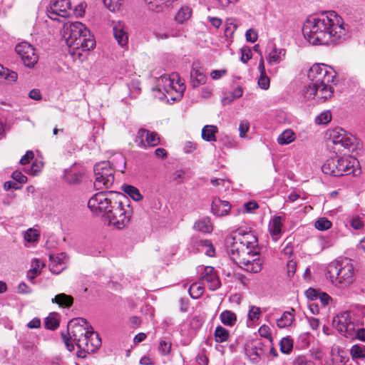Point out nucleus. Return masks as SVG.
I'll return each instance as SVG.
<instances>
[{
  "mask_svg": "<svg viewBox=\"0 0 365 365\" xmlns=\"http://www.w3.org/2000/svg\"><path fill=\"white\" fill-rule=\"evenodd\" d=\"M304 38L313 45H337L345 40L343 19L334 11L308 19L302 27Z\"/></svg>",
  "mask_w": 365,
  "mask_h": 365,
  "instance_id": "obj_1",
  "label": "nucleus"
},
{
  "mask_svg": "<svg viewBox=\"0 0 365 365\" xmlns=\"http://www.w3.org/2000/svg\"><path fill=\"white\" fill-rule=\"evenodd\" d=\"M128 201L121 192H99L89 199L88 207L93 213L102 214L109 226L123 229L128 224L132 215Z\"/></svg>",
  "mask_w": 365,
  "mask_h": 365,
  "instance_id": "obj_2",
  "label": "nucleus"
},
{
  "mask_svg": "<svg viewBox=\"0 0 365 365\" xmlns=\"http://www.w3.org/2000/svg\"><path fill=\"white\" fill-rule=\"evenodd\" d=\"M69 52L81 56L82 51H89L96 46V41L90 30L81 22H67L62 29Z\"/></svg>",
  "mask_w": 365,
  "mask_h": 365,
  "instance_id": "obj_3",
  "label": "nucleus"
},
{
  "mask_svg": "<svg viewBox=\"0 0 365 365\" xmlns=\"http://www.w3.org/2000/svg\"><path fill=\"white\" fill-rule=\"evenodd\" d=\"M125 159L121 154L114 156L111 160L101 161L95 164L93 168L96 190L110 188L114 182L115 172L123 173L125 168Z\"/></svg>",
  "mask_w": 365,
  "mask_h": 365,
  "instance_id": "obj_4",
  "label": "nucleus"
},
{
  "mask_svg": "<svg viewBox=\"0 0 365 365\" xmlns=\"http://www.w3.org/2000/svg\"><path fill=\"white\" fill-rule=\"evenodd\" d=\"M327 277L336 287L344 288L354 281V269L351 259L343 258L331 262L328 266Z\"/></svg>",
  "mask_w": 365,
  "mask_h": 365,
  "instance_id": "obj_5",
  "label": "nucleus"
},
{
  "mask_svg": "<svg viewBox=\"0 0 365 365\" xmlns=\"http://www.w3.org/2000/svg\"><path fill=\"white\" fill-rule=\"evenodd\" d=\"M90 324L84 318H76L69 322L67 327L68 335L62 333L61 336L66 349L69 351L74 349L75 342L77 347L82 339L85 338L90 330Z\"/></svg>",
  "mask_w": 365,
  "mask_h": 365,
  "instance_id": "obj_6",
  "label": "nucleus"
},
{
  "mask_svg": "<svg viewBox=\"0 0 365 365\" xmlns=\"http://www.w3.org/2000/svg\"><path fill=\"white\" fill-rule=\"evenodd\" d=\"M239 235L241 237L239 239L234 237V242L230 247V257L237 262L239 257L244 256L245 255H249L251 253L256 254L255 249L258 246V240L255 234L252 232H242L239 231Z\"/></svg>",
  "mask_w": 365,
  "mask_h": 365,
  "instance_id": "obj_7",
  "label": "nucleus"
},
{
  "mask_svg": "<svg viewBox=\"0 0 365 365\" xmlns=\"http://www.w3.org/2000/svg\"><path fill=\"white\" fill-rule=\"evenodd\" d=\"M356 158L349 157H334L327 159L322 166V172L326 175L339 177L354 173Z\"/></svg>",
  "mask_w": 365,
  "mask_h": 365,
  "instance_id": "obj_8",
  "label": "nucleus"
},
{
  "mask_svg": "<svg viewBox=\"0 0 365 365\" xmlns=\"http://www.w3.org/2000/svg\"><path fill=\"white\" fill-rule=\"evenodd\" d=\"M327 135H329V140L335 145H339L351 151L356 148L355 145L356 138L341 128L336 127L329 130Z\"/></svg>",
  "mask_w": 365,
  "mask_h": 365,
  "instance_id": "obj_9",
  "label": "nucleus"
},
{
  "mask_svg": "<svg viewBox=\"0 0 365 365\" xmlns=\"http://www.w3.org/2000/svg\"><path fill=\"white\" fill-rule=\"evenodd\" d=\"M86 335L78 346V350L76 352L78 357L85 358L87 354L93 353L101 346V339L99 334L94 331L92 326H90V330Z\"/></svg>",
  "mask_w": 365,
  "mask_h": 365,
  "instance_id": "obj_10",
  "label": "nucleus"
},
{
  "mask_svg": "<svg viewBox=\"0 0 365 365\" xmlns=\"http://www.w3.org/2000/svg\"><path fill=\"white\" fill-rule=\"evenodd\" d=\"M71 4L70 0H51L46 8L48 18L56 21L58 17L66 18L70 15Z\"/></svg>",
  "mask_w": 365,
  "mask_h": 365,
  "instance_id": "obj_11",
  "label": "nucleus"
},
{
  "mask_svg": "<svg viewBox=\"0 0 365 365\" xmlns=\"http://www.w3.org/2000/svg\"><path fill=\"white\" fill-rule=\"evenodd\" d=\"M15 51L26 67L33 68L38 60V57L35 53V48L28 42L24 41L18 43L15 47Z\"/></svg>",
  "mask_w": 365,
  "mask_h": 365,
  "instance_id": "obj_12",
  "label": "nucleus"
},
{
  "mask_svg": "<svg viewBox=\"0 0 365 365\" xmlns=\"http://www.w3.org/2000/svg\"><path fill=\"white\" fill-rule=\"evenodd\" d=\"M245 351L250 361L257 363L266 354L267 346L261 339H255L245 344Z\"/></svg>",
  "mask_w": 365,
  "mask_h": 365,
  "instance_id": "obj_13",
  "label": "nucleus"
},
{
  "mask_svg": "<svg viewBox=\"0 0 365 365\" xmlns=\"http://www.w3.org/2000/svg\"><path fill=\"white\" fill-rule=\"evenodd\" d=\"M135 142L142 148L157 146L160 143V137L156 132L145 128L138 130Z\"/></svg>",
  "mask_w": 365,
  "mask_h": 365,
  "instance_id": "obj_14",
  "label": "nucleus"
},
{
  "mask_svg": "<svg viewBox=\"0 0 365 365\" xmlns=\"http://www.w3.org/2000/svg\"><path fill=\"white\" fill-rule=\"evenodd\" d=\"M333 326L342 335L347 336L354 329V324L351 322L350 314L348 312L341 313L333 318Z\"/></svg>",
  "mask_w": 365,
  "mask_h": 365,
  "instance_id": "obj_15",
  "label": "nucleus"
},
{
  "mask_svg": "<svg viewBox=\"0 0 365 365\" xmlns=\"http://www.w3.org/2000/svg\"><path fill=\"white\" fill-rule=\"evenodd\" d=\"M202 280L207 282L209 289L215 291L221 287V282L217 271L212 266H206L200 274Z\"/></svg>",
  "mask_w": 365,
  "mask_h": 365,
  "instance_id": "obj_16",
  "label": "nucleus"
},
{
  "mask_svg": "<svg viewBox=\"0 0 365 365\" xmlns=\"http://www.w3.org/2000/svg\"><path fill=\"white\" fill-rule=\"evenodd\" d=\"M235 262L240 267L250 273L259 272L262 267V260L259 257L249 261V259H247L244 255L239 257Z\"/></svg>",
  "mask_w": 365,
  "mask_h": 365,
  "instance_id": "obj_17",
  "label": "nucleus"
},
{
  "mask_svg": "<svg viewBox=\"0 0 365 365\" xmlns=\"http://www.w3.org/2000/svg\"><path fill=\"white\" fill-rule=\"evenodd\" d=\"M336 71L331 67L326 65V68H322L321 72L317 76L316 79H312L310 81L316 83V84L319 87L321 85L324 83L327 84L333 83L336 84Z\"/></svg>",
  "mask_w": 365,
  "mask_h": 365,
  "instance_id": "obj_18",
  "label": "nucleus"
},
{
  "mask_svg": "<svg viewBox=\"0 0 365 365\" xmlns=\"http://www.w3.org/2000/svg\"><path fill=\"white\" fill-rule=\"evenodd\" d=\"M207 80L206 75L204 73L203 68L199 63H193L190 71V83L193 88H197L200 85L205 83Z\"/></svg>",
  "mask_w": 365,
  "mask_h": 365,
  "instance_id": "obj_19",
  "label": "nucleus"
},
{
  "mask_svg": "<svg viewBox=\"0 0 365 365\" xmlns=\"http://www.w3.org/2000/svg\"><path fill=\"white\" fill-rule=\"evenodd\" d=\"M231 205L228 201L222 200L220 197H215L211 205V212L217 217H222L229 214Z\"/></svg>",
  "mask_w": 365,
  "mask_h": 365,
  "instance_id": "obj_20",
  "label": "nucleus"
},
{
  "mask_svg": "<svg viewBox=\"0 0 365 365\" xmlns=\"http://www.w3.org/2000/svg\"><path fill=\"white\" fill-rule=\"evenodd\" d=\"M284 220V216L276 215L269 222V232L272 238L274 241L278 240L281 237L282 227Z\"/></svg>",
  "mask_w": 365,
  "mask_h": 365,
  "instance_id": "obj_21",
  "label": "nucleus"
},
{
  "mask_svg": "<svg viewBox=\"0 0 365 365\" xmlns=\"http://www.w3.org/2000/svg\"><path fill=\"white\" fill-rule=\"evenodd\" d=\"M113 30L114 37L118 44L120 46L127 45L128 41V34L125 30L124 25L118 23L113 26Z\"/></svg>",
  "mask_w": 365,
  "mask_h": 365,
  "instance_id": "obj_22",
  "label": "nucleus"
},
{
  "mask_svg": "<svg viewBox=\"0 0 365 365\" xmlns=\"http://www.w3.org/2000/svg\"><path fill=\"white\" fill-rule=\"evenodd\" d=\"M83 172L81 170H76V167H72L69 170L66 171L64 175L65 180L70 185H76L81 182Z\"/></svg>",
  "mask_w": 365,
  "mask_h": 365,
  "instance_id": "obj_23",
  "label": "nucleus"
},
{
  "mask_svg": "<svg viewBox=\"0 0 365 365\" xmlns=\"http://www.w3.org/2000/svg\"><path fill=\"white\" fill-rule=\"evenodd\" d=\"M192 9L187 6H181L177 11L174 20L178 24L186 22L192 15Z\"/></svg>",
  "mask_w": 365,
  "mask_h": 365,
  "instance_id": "obj_24",
  "label": "nucleus"
},
{
  "mask_svg": "<svg viewBox=\"0 0 365 365\" xmlns=\"http://www.w3.org/2000/svg\"><path fill=\"white\" fill-rule=\"evenodd\" d=\"M44 266V263L38 259H34L31 261V268L27 272V277L32 283H34L36 277L41 273Z\"/></svg>",
  "mask_w": 365,
  "mask_h": 365,
  "instance_id": "obj_25",
  "label": "nucleus"
},
{
  "mask_svg": "<svg viewBox=\"0 0 365 365\" xmlns=\"http://www.w3.org/2000/svg\"><path fill=\"white\" fill-rule=\"evenodd\" d=\"M195 244L198 247L205 248V254L208 257H212L215 255V248L211 240L196 237L195 239Z\"/></svg>",
  "mask_w": 365,
  "mask_h": 365,
  "instance_id": "obj_26",
  "label": "nucleus"
},
{
  "mask_svg": "<svg viewBox=\"0 0 365 365\" xmlns=\"http://www.w3.org/2000/svg\"><path fill=\"white\" fill-rule=\"evenodd\" d=\"M217 130L215 125H205L202 130V138L207 142H215L216 141L215 135Z\"/></svg>",
  "mask_w": 365,
  "mask_h": 365,
  "instance_id": "obj_27",
  "label": "nucleus"
},
{
  "mask_svg": "<svg viewBox=\"0 0 365 365\" xmlns=\"http://www.w3.org/2000/svg\"><path fill=\"white\" fill-rule=\"evenodd\" d=\"M294 310L292 309L291 312H284L282 317L277 320V325L279 328H285L289 327L294 319Z\"/></svg>",
  "mask_w": 365,
  "mask_h": 365,
  "instance_id": "obj_28",
  "label": "nucleus"
},
{
  "mask_svg": "<svg viewBox=\"0 0 365 365\" xmlns=\"http://www.w3.org/2000/svg\"><path fill=\"white\" fill-rule=\"evenodd\" d=\"M52 302L58 304L60 307H71L73 303V298L71 295L61 293L52 299Z\"/></svg>",
  "mask_w": 365,
  "mask_h": 365,
  "instance_id": "obj_29",
  "label": "nucleus"
},
{
  "mask_svg": "<svg viewBox=\"0 0 365 365\" xmlns=\"http://www.w3.org/2000/svg\"><path fill=\"white\" fill-rule=\"evenodd\" d=\"M221 322L227 327H233L237 322L235 313L230 310H225L220 314Z\"/></svg>",
  "mask_w": 365,
  "mask_h": 365,
  "instance_id": "obj_30",
  "label": "nucleus"
},
{
  "mask_svg": "<svg viewBox=\"0 0 365 365\" xmlns=\"http://www.w3.org/2000/svg\"><path fill=\"white\" fill-rule=\"evenodd\" d=\"M194 228L200 232L209 233L212 230V226L209 217H203L195 222Z\"/></svg>",
  "mask_w": 365,
  "mask_h": 365,
  "instance_id": "obj_31",
  "label": "nucleus"
},
{
  "mask_svg": "<svg viewBox=\"0 0 365 365\" xmlns=\"http://www.w3.org/2000/svg\"><path fill=\"white\" fill-rule=\"evenodd\" d=\"M1 79L7 81L9 83H14L18 79V73L0 64V80Z\"/></svg>",
  "mask_w": 365,
  "mask_h": 365,
  "instance_id": "obj_32",
  "label": "nucleus"
},
{
  "mask_svg": "<svg viewBox=\"0 0 365 365\" xmlns=\"http://www.w3.org/2000/svg\"><path fill=\"white\" fill-rule=\"evenodd\" d=\"M122 190L135 201H140L143 197L139 190L133 185H123L122 186Z\"/></svg>",
  "mask_w": 365,
  "mask_h": 365,
  "instance_id": "obj_33",
  "label": "nucleus"
},
{
  "mask_svg": "<svg viewBox=\"0 0 365 365\" xmlns=\"http://www.w3.org/2000/svg\"><path fill=\"white\" fill-rule=\"evenodd\" d=\"M58 314L56 312L51 313L44 321L45 328L50 330H55L59 327L58 319Z\"/></svg>",
  "mask_w": 365,
  "mask_h": 365,
  "instance_id": "obj_34",
  "label": "nucleus"
},
{
  "mask_svg": "<svg viewBox=\"0 0 365 365\" xmlns=\"http://www.w3.org/2000/svg\"><path fill=\"white\" fill-rule=\"evenodd\" d=\"M333 93L334 88L330 83H324L320 86L317 95H319L318 98L322 99L323 101H325L327 99L332 96Z\"/></svg>",
  "mask_w": 365,
  "mask_h": 365,
  "instance_id": "obj_35",
  "label": "nucleus"
},
{
  "mask_svg": "<svg viewBox=\"0 0 365 365\" xmlns=\"http://www.w3.org/2000/svg\"><path fill=\"white\" fill-rule=\"evenodd\" d=\"M320 87L316 83L311 82L308 86H304L302 94L309 99H313L317 95Z\"/></svg>",
  "mask_w": 365,
  "mask_h": 365,
  "instance_id": "obj_36",
  "label": "nucleus"
},
{
  "mask_svg": "<svg viewBox=\"0 0 365 365\" xmlns=\"http://www.w3.org/2000/svg\"><path fill=\"white\" fill-rule=\"evenodd\" d=\"M230 334L227 329L219 325L216 327L214 336L215 341L222 343L226 341L229 338Z\"/></svg>",
  "mask_w": 365,
  "mask_h": 365,
  "instance_id": "obj_37",
  "label": "nucleus"
},
{
  "mask_svg": "<svg viewBox=\"0 0 365 365\" xmlns=\"http://www.w3.org/2000/svg\"><path fill=\"white\" fill-rule=\"evenodd\" d=\"M237 29V25L235 19H227L225 22V29L224 31L225 36L229 38H232L234 33Z\"/></svg>",
  "mask_w": 365,
  "mask_h": 365,
  "instance_id": "obj_38",
  "label": "nucleus"
},
{
  "mask_svg": "<svg viewBox=\"0 0 365 365\" xmlns=\"http://www.w3.org/2000/svg\"><path fill=\"white\" fill-rule=\"evenodd\" d=\"M294 140V133L289 129L285 130L277 138L279 145H287Z\"/></svg>",
  "mask_w": 365,
  "mask_h": 365,
  "instance_id": "obj_39",
  "label": "nucleus"
},
{
  "mask_svg": "<svg viewBox=\"0 0 365 365\" xmlns=\"http://www.w3.org/2000/svg\"><path fill=\"white\" fill-rule=\"evenodd\" d=\"M352 359H359L365 357V346L355 344L353 345L350 350Z\"/></svg>",
  "mask_w": 365,
  "mask_h": 365,
  "instance_id": "obj_40",
  "label": "nucleus"
},
{
  "mask_svg": "<svg viewBox=\"0 0 365 365\" xmlns=\"http://www.w3.org/2000/svg\"><path fill=\"white\" fill-rule=\"evenodd\" d=\"M188 292L192 299H198L203 294L204 287L198 283H193L190 286Z\"/></svg>",
  "mask_w": 365,
  "mask_h": 365,
  "instance_id": "obj_41",
  "label": "nucleus"
},
{
  "mask_svg": "<svg viewBox=\"0 0 365 365\" xmlns=\"http://www.w3.org/2000/svg\"><path fill=\"white\" fill-rule=\"evenodd\" d=\"M322 68H326V65L324 63H316L314 64L307 72L308 78L312 81L316 79L317 76L319 74Z\"/></svg>",
  "mask_w": 365,
  "mask_h": 365,
  "instance_id": "obj_42",
  "label": "nucleus"
},
{
  "mask_svg": "<svg viewBox=\"0 0 365 365\" xmlns=\"http://www.w3.org/2000/svg\"><path fill=\"white\" fill-rule=\"evenodd\" d=\"M280 351L284 354H289L293 348V341L289 337H284L280 340Z\"/></svg>",
  "mask_w": 365,
  "mask_h": 365,
  "instance_id": "obj_43",
  "label": "nucleus"
},
{
  "mask_svg": "<svg viewBox=\"0 0 365 365\" xmlns=\"http://www.w3.org/2000/svg\"><path fill=\"white\" fill-rule=\"evenodd\" d=\"M43 163L41 160H35L29 169H24V171L32 175H37L43 168Z\"/></svg>",
  "mask_w": 365,
  "mask_h": 365,
  "instance_id": "obj_44",
  "label": "nucleus"
},
{
  "mask_svg": "<svg viewBox=\"0 0 365 365\" xmlns=\"http://www.w3.org/2000/svg\"><path fill=\"white\" fill-rule=\"evenodd\" d=\"M331 114L329 110L324 111L318 115L315 118V123L318 125H324L330 122Z\"/></svg>",
  "mask_w": 365,
  "mask_h": 365,
  "instance_id": "obj_45",
  "label": "nucleus"
},
{
  "mask_svg": "<svg viewBox=\"0 0 365 365\" xmlns=\"http://www.w3.org/2000/svg\"><path fill=\"white\" fill-rule=\"evenodd\" d=\"M315 227L319 230H327L331 227V222L326 217H321L315 222Z\"/></svg>",
  "mask_w": 365,
  "mask_h": 365,
  "instance_id": "obj_46",
  "label": "nucleus"
},
{
  "mask_svg": "<svg viewBox=\"0 0 365 365\" xmlns=\"http://www.w3.org/2000/svg\"><path fill=\"white\" fill-rule=\"evenodd\" d=\"M123 0H103L104 5L112 11L119 10Z\"/></svg>",
  "mask_w": 365,
  "mask_h": 365,
  "instance_id": "obj_47",
  "label": "nucleus"
},
{
  "mask_svg": "<svg viewBox=\"0 0 365 365\" xmlns=\"http://www.w3.org/2000/svg\"><path fill=\"white\" fill-rule=\"evenodd\" d=\"M171 342L165 339H161L159 343L158 350L160 354L167 355L170 354L171 350Z\"/></svg>",
  "mask_w": 365,
  "mask_h": 365,
  "instance_id": "obj_48",
  "label": "nucleus"
},
{
  "mask_svg": "<svg viewBox=\"0 0 365 365\" xmlns=\"http://www.w3.org/2000/svg\"><path fill=\"white\" fill-rule=\"evenodd\" d=\"M242 56L240 60L242 63H247L252 57V50L250 46H244L241 49Z\"/></svg>",
  "mask_w": 365,
  "mask_h": 365,
  "instance_id": "obj_49",
  "label": "nucleus"
},
{
  "mask_svg": "<svg viewBox=\"0 0 365 365\" xmlns=\"http://www.w3.org/2000/svg\"><path fill=\"white\" fill-rule=\"evenodd\" d=\"M203 324L202 318L200 316H195L190 320L189 326L194 331L200 329Z\"/></svg>",
  "mask_w": 365,
  "mask_h": 365,
  "instance_id": "obj_50",
  "label": "nucleus"
},
{
  "mask_svg": "<svg viewBox=\"0 0 365 365\" xmlns=\"http://www.w3.org/2000/svg\"><path fill=\"white\" fill-rule=\"evenodd\" d=\"M67 258V255L64 252H61L57 255H50V260L51 262H55L56 264H59V266L63 267L66 266V260Z\"/></svg>",
  "mask_w": 365,
  "mask_h": 365,
  "instance_id": "obj_51",
  "label": "nucleus"
},
{
  "mask_svg": "<svg viewBox=\"0 0 365 365\" xmlns=\"http://www.w3.org/2000/svg\"><path fill=\"white\" fill-rule=\"evenodd\" d=\"M39 237V234L37 230L29 229L24 236V239L26 241L29 242H34L38 241Z\"/></svg>",
  "mask_w": 365,
  "mask_h": 365,
  "instance_id": "obj_52",
  "label": "nucleus"
},
{
  "mask_svg": "<svg viewBox=\"0 0 365 365\" xmlns=\"http://www.w3.org/2000/svg\"><path fill=\"white\" fill-rule=\"evenodd\" d=\"M297 344L302 349L308 347L309 344V334L308 333L301 334L297 339Z\"/></svg>",
  "mask_w": 365,
  "mask_h": 365,
  "instance_id": "obj_53",
  "label": "nucleus"
},
{
  "mask_svg": "<svg viewBox=\"0 0 365 365\" xmlns=\"http://www.w3.org/2000/svg\"><path fill=\"white\" fill-rule=\"evenodd\" d=\"M260 309L255 306H251L248 312V319L251 321L259 319L260 315Z\"/></svg>",
  "mask_w": 365,
  "mask_h": 365,
  "instance_id": "obj_54",
  "label": "nucleus"
},
{
  "mask_svg": "<svg viewBox=\"0 0 365 365\" xmlns=\"http://www.w3.org/2000/svg\"><path fill=\"white\" fill-rule=\"evenodd\" d=\"M11 178L18 184L26 183L27 181V177L22 174L21 171L15 170L11 174Z\"/></svg>",
  "mask_w": 365,
  "mask_h": 365,
  "instance_id": "obj_55",
  "label": "nucleus"
},
{
  "mask_svg": "<svg viewBox=\"0 0 365 365\" xmlns=\"http://www.w3.org/2000/svg\"><path fill=\"white\" fill-rule=\"evenodd\" d=\"M267 61L270 64L278 63L280 61V56L278 54V49L274 48L269 53Z\"/></svg>",
  "mask_w": 365,
  "mask_h": 365,
  "instance_id": "obj_56",
  "label": "nucleus"
},
{
  "mask_svg": "<svg viewBox=\"0 0 365 365\" xmlns=\"http://www.w3.org/2000/svg\"><path fill=\"white\" fill-rule=\"evenodd\" d=\"M245 38L247 41L255 43L257 40L258 35L255 29H250L246 31Z\"/></svg>",
  "mask_w": 365,
  "mask_h": 365,
  "instance_id": "obj_57",
  "label": "nucleus"
},
{
  "mask_svg": "<svg viewBox=\"0 0 365 365\" xmlns=\"http://www.w3.org/2000/svg\"><path fill=\"white\" fill-rule=\"evenodd\" d=\"M293 365H315L314 361L307 360L305 356H299L293 361Z\"/></svg>",
  "mask_w": 365,
  "mask_h": 365,
  "instance_id": "obj_58",
  "label": "nucleus"
},
{
  "mask_svg": "<svg viewBox=\"0 0 365 365\" xmlns=\"http://www.w3.org/2000/svg\"><path fill=\"white\" fill-rule=\"evenodd\" d=\"M259 334L261 336L267 339V341L272 339L270 333V329L267 325H262L259 329Z\"/></svg>",
  "mask_w": 365,
  "mask_h": 365,
  "instance_id": "obj_59",
  "label": "nucleus"
},
{
  "mask_svg": "<svg viewBox=\"0 0 365 365\" xmlns=\"http://www.w3.org/2000/svg\"><path fill=\"white\" fill-rule=\"evenodd\" d=\"M258 85L264 90L268 89L269 87V78L266 76V74H264L263 76L260 75L258 80Z\"/></svg>",
  "mask_w": 365,
  "mask_h": 365,
  "instance_id": "obj_60",
  "label": "nucleus"
},
{
  "mask_svg": "<svg viewBox=\"0 0 365 365\" xmlns=\"http://www.w3.org/2000/svg\"><path fill=\"white\" fill-rule=\"evenodd\" d=\"M34 152L31 150H28V151H26L25 155H24L21 157L19 163L21 165H26V164L29 163L30 161L34 159Z\"/></svg>",
  "mask_w": 365,
  "mask_h": 365,
  "instance_id": "obj_61",
  "label": "nucleus"
},
{
  "mask_svg": "<svg viewBox=\"0 0 365 365\" xmlns=\"http://www.w3.org/2000/svg\"><path fill=\"white\" fill-rule=\"evenodd\" d=\"M185 173L183 170H176L173 174V180L178 183H181L185 180Z\"/></svg>",
  "mask_w": 365,
  "mask_h": 365,
  "instance_id": "obj_62",
  "label": "nucleus"
},
{
  "mask_svg": "<svg viewBox=\"0 0 365 365\" xmlns=\"http://www.w3.org/2000/svg\"><path fill=\"white\" fill-rule=\"evenodd\" d=\"M351 226L354 230H361L364 227V222L359 217H354L351 220Z\"/></svg>",
  "mask_w": 365,
  "mask_h": 365,
  "instance_id": "obj_63",
  "label": "nucleus"
},
{
  "mask_svg": "<svg viewBox=\"0 0 365 365\" xmlns=\"http://www.w3.org/2000/svg\"><path fill=\"white\" fill-rule=\"evenodd\" d=\"M305 294L308 299H309L312 301H314L317 299H318L319 292L318 291H317L315 289L309 288L306 291Z\"/></svg>",
  "mask_w": 365,
  "mask_h": 365,
  "instance_id": "obj_64",
  "label": "nucleus"
}]
</instances>
